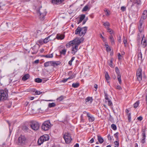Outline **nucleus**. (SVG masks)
<instances>
[{"mask_svg":"<svg viewBox=\"0 0 147 147\" xmlns=\"http://www.w3.org/2000/svg\"><path fill=\"white\" fill-rule=\"evenodd\" d=\"M84 40V38H76L72 41L69 42V44L71 46V53L75 55L78 50V46Z\"/></svg>","mask_w":147,"mask_h":147,"instance_id":"nucleus-1","label":"nucleus"},{"mask_svg":"<svg viewBox=\"0 0 147 147\" xmlns=\"http://www.w3.org/2000/svg\"><path fill=\"white\" fill-rule=\"evenodd\" d=\"M87 28L86 26L82 28L78 27L75 30V34H79L80 36H84L86 32Z\"/></svg>","mask_w":147,"mask_h":147,"instance_id":"nucleus-2","label":"nucleus"},{"mask_svg":"<svg viewBox=\"0 0 147 147\" xmlns=\"http://www.w3.org/2000/svg\"><path fill=\"white\" fill-rule=\"evenodd\" d=\"M8 96V93L7 91L0 90V101L7 99Z\"/></svg>","mask_w":147,"mask_h":147,"instance_id":"nucleus-3","label":"nucleus"},{"mask_svg":"<svg viewBox=\"0 0 147 147\" xmlns=\"http://www.w3.org/2000/svg\"><path fill=\"white\" fill-rule=\"evenodd\" d=\"M51 124L49 121H46L42 124L41 128L42 129L45 131L48 130L51 127Z\"/></svg>","mask_w":147,"mask_h":147,"instance_id":"nucleus-4","label":"nucleus"},{"mask_svg":"<svg viewBox=\"0 0 147 147\" xmlns=\"http://www.w3.org/2000/svg\"><path fill=\"white\" fill-rule=\"evenodd\" d=\"M63 138L67 144L69 143L71 141L72 139L70 134L68 133H63Z\"/></svg>","mask_w":147,"mask_h":147,"instance_id":"nucleus-5","label":"nucleus"},{"mask_svg":"<svg viewBox=\"0 0 147 147\" xmlns=\"http://www.w3.org/2000/svg\"><path fill=\"white\" fill-rule=\"evenodd\" d=\"M146 128L145 127L142 128L141 130V142L142 144L145 142V139L146 138Z\"/></svg>","mask_w":147,"mask_h":147,"instance_id":"nucleus-6","label":"nucleus"},{"mask_svg":"<svg viewBox=\"0 0 147 147\" xmlns=\"http://www.w3.org/2000/svg\"><path fill=\"white\" fill-rule=\"evenodd\" d=\"M39 124L36 121H34L30 124V127L34 131L38 130L39 127Z\"/></svg>","mask_w":147,"mask_h":147,"instance_id":"nucleus-7","label":"nucleus"},{"mask_svg":"<svg viewBox=\"0 0 147 147\" xmlns=\"http://www.w3.org/2000/svg\"><path fill=\"white\" fill-rule=\"evenodd\" d=\"M37 13L39 15H40V18H43L46 15L47 13V12L46 11L45 9L42 8V7H41L39 9V10L37 11Z\"/></svg>","mask_w":147,"mask_h":147,"instance_id":"nucleus-8","label":"nucleus"},{"mask_svg":"<svg viewBox=\"0 0 147 147\" xmlns=\"http://www.w3.org/2000/svg\"><path fill=\"white\" fill-rule=\"evenodd\" d=\"M147 11L146 10H144L142 14L140 20L141 22H144V20H145L147 18Z\"/></svg>","mask_w":147,"mask_h":147,"instance_id":"nucleus-9","label":"nucleus"},{"mask_svg":"<svg viewBox=\"0 0 147 147\" xmlns=\"http://www.w3.org/2000/svg\"><path fill=\"white\" fill-rule=\"evenodd\" d=\"M26 138L24 136H20L18 138V142L20 144H24L25 142Z\"/></svg>","mask_w":147,"mask_h":147,"instance_id":"nucleus-10","label":"nucleus"},{"mask_svg":"<svg viewBox=\"0 0 147 147\" xmlns=\"http://www.w3.org/2000/svg\"><path fill=\"white\" fill-rule=\"evenodd\" d=\"M141 44L144 47H145L147 45V42L146 38L144 37V35L143 36V37L142 40Z\"/></svg>","mask_w":147,"mask_h":147,"instance_id":"nucleus-11","label":"nucleus"},{"mask_svg":"<svg viewBox=\"0 0 147 147\" xmlns=\"http://www.w3.org/2000/svg\"><path fill=\"white\" fill-rule=\"evenodd\" d=\"M136 76L138 80L140 81L142 79V76L141 74V70H139L136 73Z\"/></svg>","mask_w":147,"mask_h":147,"instance_id":"nucleus-12","label":"nucleus"},{"mask_svg":"<svg viewBox=\"0 0 147 147\" xmlns=\"http://www.w3.org/2000/svg\"><path fill=\"white\" fill-rule=\"evenodd\" d=\"M86 115L90 122H92L94 120V118L92 115H91L90 113H86Z\"/></svg>","mask_w":147,"mask_h":147,"instance_id":"nucleus-13","label":"nucleus"},{"mask_svg":"<svg viewBox=\"0 0 147 147\" xmlns=\"http://www.w3.org/2000/svg\"><path fill=\"white\" fill-rule=\"evenodd\" d=\"M41 138L44 142L49 139V136L48 135H45L41 136Z\"/></svg>","mask_w":147,"mask_h":147,"instance_id":"nucleus-14","label":"nucleus"},{"mask_svg":"<svg viewBox=\"0 0 147 147\" xmlns=\"http://www.w3.org/2000/svg\"><path fill=\"white\" fill-rule=\"evenodd\" d=\"M41 138L44 142L49 139V136L48 135H45L41 136Z\"/></svg>","mask_w":147,"mask_h":147,"instance_id":"nucleus-15","label":"nucleus"},{"mask_svg":"<svg viewBox=\"0 0 147 147\" xmlns=\"http://www.w3.org/2000/svg\"><path fill=\"white\" fill-rule=\"evenodd\" d=\"M92 98L91 97H88L86 99V104H89L92 102Z\"/></svg>","mask_w":147,"mask_h":147,"instance_id":"nucleus-16","label":"nucleus"},{"mask_svg":"<svg viewBox=\"0 0 147 147\" xmlns=\"http://www.w3.org/2000/svg\"><path fill=\"white\" fill-rule=\"evenodd\" d=\"M52 36V35H51L45 38L43 40V42L44 43H47L49 41L52 40V38H50Z\"/></svg>","mask_w":147,"mask_h":147,"instance_id":"nucleus-17","label":"nucleus"},{"mask_svg":"<svg viewBox=\"0 0 147 147\" xmlns=\"http://www.w3.org/2000/svg\"><path fill=\"white\" fill-rule=\"evenodd\" d=\"M144 22H141L140 21V25L139 26L138 28L139 31L140 32V33H141L142 32L144 28V27H142V24Z\"/></svg>","mask_w":147,"mask_h":147,"instance_id":"nucleus-18","label":"nucleus"},{"mask_svg":"<svg viewBox=\"0 0 147 147\" xmlns=\"http://www.w3.org/2000/svg\"><path fill=\"white\" fill-rule=\"evenodd\" d=\"M64 1L63 0H52V3L55 4L61 3Z\"/></svg>","mask_w":147,"mask_h":147,"instance_id":"nucleus-19","label":"nucleus"},{"mask_svg":"<svg viewBox=\"0 0 147 147\" xmlns=\"http://www.w3.org/2000/svg\"><path fill=\"white\" fill-rule=\"evenodd\" d=\"M56 38L58 40L63 39L64 38V35L60 34H57V35Z\"/></svg>","mask_w":147,"mask_h":147,"instance_id":"nucleus-20","label":"nucleus"},{"mask_svg":"<svg viewBox=\"0 0 147 147\" xmlns=\"http://www.w3.org/2000/svg\"><path fill=\"white\" fill-rule=\"evenodd\" d=\"M109 38L111 42V45H114L115 44V43L114 38H113V37L112 36V35H111V36H109Z\"/></svg>","mask_w":147,"mask_h":147,"instance_id":"nucleus-21","label":"nucleus"},{"mask_svg":"<svg viewBox=\"0 0 147 147\" xmlns=\"http://www.w3.org/2000/svg\"><path fill=\"white\" fill-rule=\"evenodd\" d=\"M51 66H53L54 67H56L58 65L60 64V62H55L51 61Z\"/></svg>","mask_w":147,"mask_h":147,"instance_id":"nucleus-22","label":"nucleus"},{"mask_svg":"<svg viewBox=\"0 0 147 147\" xmlns=\"http://www.w3.org/2000/svg\"><path fill=\"white\" fill-rule=\"evenodd\" d=\"M103 25L107 29L108 28H109V27L110 26V23L108 22H103Z\"/></svg>","mask_w":147,"mask_h":147,"instance_id":"nucleus-23","label":"nucleus"},{"mask_svg":"<svg viewBox=\"0 0 147 147\" xmlns=\"http://www.w3.org/2000/svg\"><path fill=\"white\" fill-rule=\"evenodd\" d=\"M30 77V75L28 74H25L22 78V80L25 81L29 78Z\"/></svg>","mask_w":147,"mask_h":147,"instance_id":"nucleus-24","label":"nucleus"},{"mask_svg":"<svg viewBox=\"0 0 147 147\" xmlns=\"http://www.w3.org/2000/svg\"><path fill=\"white\" fill-rule=\"evenodd\" d=\"M67 51V49H63L59 51V53L61 55H65Z\"/></svg>","mask_w":147,"mask_h":147,"instance_id":"nucleus-25","label":"nucleus"},{"mask_svg":"<svg viewBox=\"0 0 147 147\" xmlns=\"http://www.w3.org/2000/svg\"><path fill=\"white\" fill-rule=\"evenodd\" d=\"M97 137L98 141L100 143L102 144L103 142V139L100 135H98Z\"/></svg>","mask_w":147,"mask_h":147,"instance_id":"nucleus-26","label":"nucleus"},{"mask_svg":"<svg viewBox=\"0 0 147 147\" xmlns=\"http://www.w3.org/2000/svg\"><path fill=\"white\" fill-rule=\"evenodd\" d=\"M32 50H33L34 51V52L32 53V54L36 53L38 51V48H36L35 46H34L32 48Z\"/></svg>","mask_w":147,"mask_h":147,"instance_id":"nucleus-27","label":"nucleus"},{"mask_svg":"<svg viewBox=\"0 0 147 147\" xmlns=\"http://www.w3.org/2000/svg\"><path fill=\"white\" fill-rule=\"evenodd\" d=\"M51 66V61L46 62L44 63V66L45 67H47Z\"/></svg>","mask_w":147,"mask_h":147,"instance_id":"nucleus-28","label":"nucleus"},{"mask_svg":"<svg viewBox=\"0 0 147 147\" xmlns=\"http://www.w3.org/2000/svg\"><path fill=\"white\" fill-rule=\"evenodd\" d=\"M105 102L109 106H111L112 104L111 101L109 99L105 100Z\"/></svg>","mask_w":147,"mask_h":147,"instance_id":"nucleus-29","label":"nucleus"},{"mask_svg":"<svg viewBox=\"0 0 147 147\" xmlns=\"http://www.w3.org/2000/svg\"><path fill=\"white\" fill-rule=\"evenodd\" d=\"M79 86V84L78 83H74L72 84V86L73 87L76 88Z\"/></svg>","mask_w":147,"mask_h":147,"instance_id":"nucleus-30","label":"nucleus"},{"mask_svg":"<svg viewBox=\"0 0 147 147\" xmlns=\"http://www.w3.org/2000/svg\"><path fill=\"white\" fill-rule=\"evenodd\" d=\"M41 139V137H40L38 139V144L39 145H41L44 142H43V141L42 139Z\"/></svg>","mask_w":147,"mask_h":147,"instance_id":"nucleus-31","label":"nucleus"},{"mask_svg":"<svg viewBox=\"0 0 147 147\" xmlns=\"http://www.w3.org/2000/svg\"><path fill=\"white\" fill-rule=\"evenodd\" d=\"M65 98V97L64 96H61L59 98H57V100L59 101H60L63 100Z\"/></svg>","mask_w":147,"mask_h":147,"instance_id":"nucleus-32","label":"nucleus"},{"mask_svg":"<svg viewBox=\"0 0 147 147\" xmlns=\"http://www.w3.org/2000/svg\"><path fill=\"white\" fill-rule=\"evenodd\" d=\"M107 32H109L111 35H112V34L113 33V30L109 28H108L107 29Z\"/></svg>","mask_w":147,"mask_h":147,"instance_id":"nucleus-33","label":"nucleus"},{"mask_svg":"<svg viewBox=\"0 0 147 147\" xmlns=\"http://www.w3.org/2000/svg\"><path fill=\"white\" fill-rule=\"evenodd\" d=\"M105 77L107 80H109L110 78V77L108 73L107 72L105 73Z\"/></svg>","mask_w":147,"mask_h":147,"instance_id":"nucleus-34","label":"nucleus"},{"mask_svg":"<svg viewBox=\"0 0 147 147\" xmlns=\"http://www.w3.org/2000/svg\"><path fill=\"white\" fill-rule=\"evenodd\" d=\"M35 81L36 82L39 83L42 82V80L40 78H37L35 79Z\"/></svg>","mask_w":147,"mask_h":147,"instance_id":"nucleus-35","label":"nucleus"},{"mask_svg":"<svg viewBox=\"0 0 147 147\" xmlns=\"http://www.w3.org/2000/svg\"><path fill=\"white\" fill-rule=\"evenodd\" d=\"M89 9L90 8L88 7V5H86L83 8L82 10V11H86Z\"/></svg>","mask_w":147,"mask_h":147,"instance_id":"nucleus-36","label":"nucleus"},{"mask_svg":"<svg viewBox=\"0 0 147 147\" xmlns=\"http://www.w3.org/2000/svg\"><path fill=\"white\" fill-rule=\"evenodd\" d=\"M139 104V101H136L134 104V108H136L138 106Z\"/></svg>","mask_w":147,"mask_h":147,"instance_id":"nucleus-37","label":"nucleus"},{"mask_svg":"<svg viewBox=\"0 0 147 147\" xmlns=\"http://www.w3.org/2000/svg\"><path fill=\"white\" fill-rule=\"evenodd\" d=\"M115 71L117 76L121 75L119 69L118 67H115Z\"/></svg>","mask_w":147,"mask_h":147,"instance_id":"nucleus-38","label":"nucleus"},{"mask_svg":"<svg viewBox=\"0 0 147 147\" xmlns=\"http://www.w3.org/2000/svg\"><path fill=\"white\" fill-rule=\"evenodd\" d=\"M56 106L54 102H52V103H49V104L48 106L50 108L54 107Z\"/></svg>","mask_w":147,"mask_h":147,"instance_id":"nucleus-39","label":"nucleus"},{"mask_svg":"<svg viewBox=\"0 0 147 147\" xmlns=\"http://www.w3.org/2000/svg\"><path fill=\"white\" fill-rule=\"evenodd\" d=\"M53 55L52 54H48L45 56V57L47 58H51L53 57Z\"/></svg>","mask_w":147,"mask_h":147,"instance_id":"nucleus-40","label":"nucleus"},{"mask_svg":"<svg viewBox=\"0 0 147 147\" xmlns=\"http://www.w3.org/2000/svg\"><path fill=\"white\" fill-rule=\"evenodd\" d=\"M121 75L117 76V79L120 84L121 83Z\"/></svg>","mask_w":147,"mask_h":147,"instance_id":"nucleus-41","label":"nucleus"},{"mask_svg":"<svg viewBox=\"0 0 147 147\" xmlns=\"http://www.w3.org/2000/svg\"><path fill=\"white\" fill-rule=\"evenodd\" d=\"M75 58L74 57H72L71 59L69 62L68 64L70 65H72V62L74 60Z\"/></svg>","mask_w":147,"mask_h":147,"instance_id":"nucleus-42","label":"nucleus"},{"mask_svg":"<svg viewBox=\"0 0 147 147\" xmlns=\"http://www.w3.org/2000/svg\"><path fill=\"white\" fill-rule=\"evenodd\" d=\"M111 127L112 129L114 130H115L117 129V127L114 124H112L111 125Z\"/></svg>","mask_w":147,"mask_h":147,"instance_id":"nucleus-43","label":"nucleus"},{"mask_svg":"<svg viewBox=\"0 0 147 147\" xmlns=\"http://www.w3.org/2000/svg\"><path fill=\"white\" fill-rule=\"evenodd\" d=\"M85 17V15L84 14L81 15L80 17V19L82 21L84 20Z\"/></svg>","mask_w":147,"mask_h":147,"instance_id":"nucleus-44","label":"nucleus"},{"mask_svg":"<svg viewBox=\"0 0 147 147\" xmlns=\"http://www.w3.org/2000/svg\"><path fill=\"white\" fill-rule=\"evenodd\" d=\"M127 116L128 117V120L129 122H130L131 121V116L130 113L127 114Z\"/></svg>","mask_w":147,"mask_h":147,"instance_id":"nucleus-45","label":"nucleus"},{"mask_svg":"<svg viewBox=\"0 0 147 147\" xmlns=\"http://www.w3.org/2000/svg\"><path fill=\"white\" fill-rule=\"evenodd\" d=\"M123 42L125 46H126V45L127 44V40L126 38L125 37H123Z\"/></svg>","mask_w":147,"mask_h":147,"instance_id":"nucleus-46","label":"nucleus"},{"mask_svg":"<svg viewBox=\"0 0 147 147\" xmlns=\"http://www.w3.org/2000/svg\"><path fill=\"white\" fill-rule=\"evenodd\" d=\"M42 93V92L36 90L35 91L34 94L35 95H39Z\"/></svg>","mask_w":147,"mask_h":147,"instance_id":"nucleus-47","label":"nucleus"},{"mask_svg":"<svg viewBox=\"0 0 147 147\" xmlns=\"http://www.w3.org/2000/svg\"><path fill=\"white\" fill-rule=\"evenodd\" d=\"M109 65L111 67H113V65L112 64V59H111L109 61V62L108 63Z\"/></svg>","mask_w":147,"mask_h":147,"instance_id":"nucleus-48","label":"nucleus"},{"mask_svg":"<svg viewBox=\"0 0 147 147\" xmlns=\"http://www.w3.org/2000/svg\"><path fill=\"white\" fill-rule=\"evenodd\" d=\"M114 144L115 146V147H118L119 144L118 142L117 141H116L114 142Z\"/></svg>","mask_w":147,"mask_h":147,"instance_id":"nucleus-49","label":"nucleus"},{"mask_svg":"<svg viewBox=\"0 0 147 147\" xmlns=\"http://www.w3.org/2000/svg\"><path fill=\"white\" fill-rule=\"evenodd\" d=\"M105 12V14L106 16H109V13L108 11L107 10V9H105L104 10Z\"/></svg>","mask_w":147,"mask_h":147,"instance_id":"nucleus-50","label":"nucleus"},{"mask_svg":"<svg viewBox=\"0 0 147 147\" xmlns=\"http://www.w3.org/2000/svg\"><path fill=\"white\" fill-rule=\"evenodd\" d=\"M138 58H140L141 59H142V54L141 52L139 53L138 55Z\"/></svg>","mask_w":147,"mask_h":147,"instance_id":"nucleus-51","label":"nucleus"},{"mask_svg":"<svg viewBox=\"0 0 147 147\" xmlns=\"http://www.w3.org/2000/svg\"><path fill=\"white\" fill-rule=\"evenodd\" d=\"M76 75L75 74H72L71 75L70 77L68 78V79H72L74 78H75V77Z\"/></svg>","mask_w":147,"mask_h":147,"instance_id":"nucleus-52","label":"nucleus"},{"mask_svg":"<svg viewBox=\"0 0 147 147\" xmlns=\"http://www.w3.org/2000/svg\"><path fill=\"white\" fill-rule=\"evenodd\" d=\"M68 78L67 79H64L62 80L61 81V82H62L63 83H65L68 80Z\"/></svg>","mask_w":147,"mask_h":147,"instance_id":"nucleus-53","label":"nucleus"},{"mask_svg":"<svg viewBox=\"0 0 147 147\" xmlns=\"http://www.w3.org/2000/svg\"><path fill=\"white\" fill-rule=\"evenodd\" d=\"M100 37L102 38V39L104 42H105L106 41V39L104 38V37L101 34H100Z\"/></svg>","mask_w":147,"mask_h":147,"instance_id":"nucleus-54","label":"nucleus"},{"mask_svg":"<svg viewBox=\"0 0 147 147\" xmlns=\"http://www.w3.org/2000/svg\"><path fill=\"white\" fill-rule=\"evenodd\" d=\"M121 10L123 11H125L126 10V7L124 6L121 7Z\"/></svg>","mask_w":147,"mask_h":147,"instance_id":"nucleus-55","label":"nucleus"},{"mask_svg":"<svg viewBox=\"0 0 147 147\" xmlns=\"http://www.w3.org/2000/svg\"><path fill=\"white\" fill-rule=\"evenodd\" d=\"M106 50L107 52L110 51H111V48L109 46L108 47H106Z\"/></svg>","mask_w":147,"mask_h":147,"instance_id":"nucleus-56","label":"nucleus"},{"mask_svg":"<svg viewBox=\"0 0 147 147\" xmlns=\"http://www.w3.org/2000/svg\"><path fill=\"white\" fill-rule=\"evenodd\" d=\"M116 88L119 90H121L122 89L121 87L119 85L117 86Z\"/></svg>","mask_w":147,"mask_h":147,"instance_id":"nucleus-57","label":"nucleus"},{"mask_svg":"<svg viewBox=\"0 0 147 147\" xmlns=\"http://www.w3.org/2000/svg\"><path fill=\"white\" fill-rule=\"evenodd\" d=\"M118 58L119 59H121L122 56L121 55L120 53H119L118 54Z\"/></svg>","mask_w":147,"mask_h":147,"instance_id":"nucleus-58","label":"nucleus"},{"mask_svg":"<svg viewBox=\"0 0 147 147\" xmlns=\"http://www.w3.org/2000/svg\"><path fill=\"white\" fill-rule=\"evenodd\" d=\"M105 100H108V99H109L108 98V95L107 93H105Z\"/></svg>","mask_w":147,"mask_h":147,"instance_id":"nucleus-59","label":"nucleus"},{"mask_svg":"<svg viewBox=\"0 0 147 147\" xmlns=\"http://www.w3.org/2000/svg\"><path fill=\"white\" fill-rule=\"evenodd\" d=\"M118 132L116 133H115L114 134V137H115V138H118Z\"/></svg>","mask_w":147,"mask_h":147,"instance_id":"nucleus-60","label":"nucleus"},{"mask_svg":"<svg viewBox=\"0 0 147 147\" xmlns=\"http://www.w3.org/2000/svg\"><path fill=\"white\" fill-rule=\"evenodd\" d=\"M136 3L138 4H139L140 3L141 1L140 0H136Z\"/></svg>","mask_w":147,"mask_h":147,"instance_id":"nucleus-61","label":"nucleus"},{"mask_svg":"<svg viewBox=\"0 0 147 147\" xmlns=\"http://www.w3.org/2000/svg\"><path fill=\"white\" fill-rule=\"evenodd\" d=\"M137 119L140 121H141L142 119V117L141 116H140L137 118Z\"/></svg>","mask_w":147,"mask_h":147,"instance_id":"nucleus-62","label":"nucleus"},{"mask_svg":"<svg viewBox=\"0 0 147 147\" xmlns=\"http://www.w3.org/2000/svg\"><path fill=\"white\" fill-rule=\"evenodd\" d=\"M24 128L26 131H29V129L28 127H25Z\"/></svg>","mask_w":147,"mask_h":147,"instance_id":"nucleus-63","label":"nucleus"},{"mask_svg":"<svg viewBox=\"0 0 147 147\" xmlns=\"http://www.w3.org/2000/svg\"><path fill=\"white\" fill-rule=\"evenodd\" d=\"M118 42H119V43H121V37H119L118 38Z\"/></svg>","mask_w":147,"mask_h":147,"instance_id":"nucleus-64","label":"nucleus"}]
</instances>
